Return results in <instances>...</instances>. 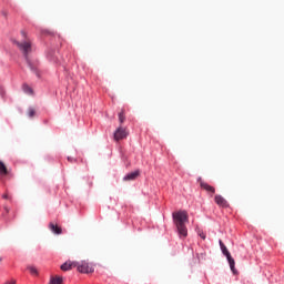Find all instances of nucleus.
Returning <instances> with one entry per match:
<instances>
[{
    "instance_id": "9",
    "label": "nucleus",
    "mask_w": 284,
    "mask_h": 284,
    "mask_svg": "<svg viewBox=\"0 0 284 284\" xmlns=\"http://www.w3.org/2000/svg\"><path fill=\"white\" fill-rule=\"evenodd\" d=\"M201 187H203V190H205L206 192H211V194H214V192H216V190L214 189V186L205 183V182H200Z\"/></svg>"
},
{
    "instance_id": "18",
    "label": "nucleus",
    "mask_w": 284,
    "mask_h": 284,
    "mask_svg": "<svg viewBox=\"0 0 284 284\" xmlns=\"http://www.w3.org/2000/svg\"><path fill=\"white\" fill-rule=\"evenodd\" d=\"M3 284H17V280L12 278V280L6 281Z\"/></svg>"
},
{
    "instance_id": "8",
    "label": "nucleus",
    "mask_w": 284,
    "mask_h": 284,
    "mask_svg": "<svg viewBox=\"0 0 284 284\" xmlns=\"http://www.w3.org/2000/svg\"><path fill=\"white\" fill-rule=\"evenodd\" d=\"M72 267H77V262H64L60 268L62 270V272H68L70 270H72Z\"/></svg>"
},
{
    "instance_id": "22",
    "label": "nucleus",
    "mask_w": 284,
    "mask_h": 284,
    "mask_svg": "<svg viewBox=\"0 0 284 284\" xmlns=\"http://www.w3.org/2000/svg\"><path fill=\"white\" fill-rule=\"evenodd\" d=\"M21 34H22V37H26V32L22 31Z\"/></svg>"
},
{
    "instance_id": "5",
    "label": "nucleus",
    "mask_w": 284,
    "mask_h": 284,
    "mask_svg": "<svg viewBox=\"0 0 284 284\" xmlns=\"http://www.w3.org/2000/svg\"><path fill=\"white\" fill-rule=\"evenodd\" d=\"M125 136H128V133L125 132V129H123V128H119L114 132L115 141H121V140L125 139Z\"/></svg>"
},
{
    "instance_id": "4",
    "label": "nucleus",
    "mask_w": 284,
    "mask_h": 284,
    "mask_svg": "<svg viewBox=\"0 0 284 284\" xmlns=\"http://www.w3.org/2000/svg\"><path fill=\"white\" fill-rule=\"evenodd\" d=\"M75 267L78 270V272H80L81 274H92V272H94V266H92V264L83 261L81 263L75 262Z\"/></svg>"
},
{
    "instance_id": "13",
    "label": "nucleus",
    "mask_w": 284,
    "mask_h": 284,
    "mask_svg": "<svg viewBox=\"0 0 284 284\" xmlns=\"http://www.w3.org/2000/svg\"><path fill=\"white\" fill-rule=\"evenodd\" d=\"M27 270L30 272L31 276H39V270H37L34 266H28Z\"/></svg>"
},
{
    "instance_id": "15",
    "label": "nucleus",
    "mask_w": 284,
    "mask_h": 284,
    "mask_svg": "<svg viewBox=\"0 0 284 284\" xmlns=\"http://www.w3.org/2000/svg\"><path fill=\"white\" fill-rule=\"evenodd\" d=\"M0 174L2 176H6V174H8V168H6V164L1 161H0Z\"/></svg>"
},
{
    "instance_id": "11",
    "label": "nucleus",
    "mask_w": 284,
    "mask_h": 284,
    "mask_svg": "<svg viewBox=\"0 0 284 284\" xmlns=\"http://www.w3.org/2000/svg\"><path fill=\"white\" fill-rule=\"evenodd\" d=\"M139 176V171L131 172L123 178V181H134Z\"/></svg>"
},
{
    "instance_id": "23",
    "label": "nucleus",
    "mask_w": 284,
    "mask_h": 284,
    "mask_svg": "<svg viewBox=\"0 0 284 284\" xmlns=\"http://www.w3.org/2000/svg\"><path fill=\"white\" fill-rule=\"evenodd\" d=\"M197 181H201V178H199V180Z\"/></svg>"
},
{
    "instance_id": "10",
    "label": "nucleus",
    "mask_w": 284,
    "mask_h": 284,
    "mask_svg": "<svg viewBox=\"0 0 284 284\" xmlns=\"http://www.w3.org/2000/svg\"><path fill=\"white\" fill-rule=\"evenodd\" d=\"M48 284H63V277L62 276H51Z\"/></svg>"
},
{
    "instance_id": "20",
    "label": "nucleus",
    "mask_w": 284,
    "mask_h": 284,
    "mask_svg": "<svg viewBox=\"0 0 284 284\" xmlns=\"http://www.w3.org/2000/svg\"><path fill=\"white\" fill-rule=\"evenodd\" d=\"M67 159H68V161H70V163H72L74 161V158H72V156H68Z\"/></svg>"
},
{
    "instance_id": "1",
    "label": "nucleus",
    "mask_w": 284,
    "mask_h": 284,
    "mask_svg": "<svg viewBox=\"0 0 284 284\" xmlns=\"http://www.w3.org/2000/svg\"><path fill=\"white\" fill-rule=\"evenodd\" d=\"M13 43L17 45L18 50L24 58V61L28 63L31 72L36 74L38 79H41V72L39 71V59L34 55V49L32 48V42L29 39L17 41L13 40Z\"/></svg>"
},
{
    "instance_id": "21",
    "label": "nucleus",
    "mask_w": 284,
    "mask_h": 284,
    "mask_svg": "<svg viewBox=\"0 0 284 284\" xmlns=\"http://www.w3.org/2000/svg\"><path fill=\"white\" fill-rule=\"evenodd\" d=\"M2 199H8V194H3V195H2Z\"/></svg>"
},
{
    "instance_id": "19",
    "label": "nucleus",
    "mask_w": 284,
    "mask_h": 284,
    "mask_svg": "<svg viewBox=\"0 0 284 284\" xmlns=\"http://www.w3.org/2000/svg\"><path fill=\"white\" fill-rule=\"evenodd\" d=\"M199 236H200L203 241H205V239H206L205 233H203V232H201V233L199 234Z\"/></svg>"
},
{
    "instance_id": "6",
    "label": "nucleus",
    "mask_w": 284,
    "mask_h": 284,
    "mask_svg": "<svg viewBox=\"0 0 284 284\" xmlns=\"http://www.w3.org/2000/svg\"><path fill=\"white\" fill-rule=\"evenodd\" d=\"M215 203L220 207H230L227 200L225 197H223L222 195H215Z\"/></svg>"
},
{
    "instance_id": "17",
    "label": "nucleus",
    "mask_w": 284,
    "mask_h": 284,
    "mask_svg": "<svg viewBox=\"0 0 284 284\" xmlns=\"http://www.w3.org/2000/svg\"><path fill=\"white\" fill-rule=\"evenodd\" d=\"M28 114H29L30 119H32V116H34V114H36L34 109L30 108Z\"/></svg>"
},
{
    "instance_id": "12",
    "label": "nucleus",
    "mask_w": 284,
    "mask_h": 284,
    "mask_svg": "<svg viewBox=\"0 0 284 284\" xmlns=\"http://www.w3.org/2000/svg\"><path fill=\"white\" fill-rule=\"evenodd\" d=\"M49 229L51 232H53V234H61V227L54 225V223H50Z\"/></svg>"
},
{
    "instance_id": "14",
    "label": "nucleus",
    "mask_w": 284,
    "mask_h": 284,
    "mask_svg": "<svg viewBox=\"0 0 284 284\" xmlns=\"http://www.w3.org/2000/svg\"><path fill=\"white\" fill-rule=\"evenodd\" d=\"M22 90H23L24 94H33L34 93L32 88H30V85H28V84H23Z\"/></svg>"
},
{
    "instance_id": "2",
    "label": "nucleus",
    "mask_w": 284,
    "mask_h": 284,
    "mask_svg": "<svg viewBox=\"0 0 284 284\" xmlns=\"http://www.w3.org/2000/svg\"><path fill=\"white\" fill-rule=\"evenodd\" d=\"M172 217L179 235L185 239V236H187V226H185V223L189 221L187 211L174 212Z\"/></svg>"
},
{
    "instance_id": "16",
    "label": "nucleus",
    "mask_w": 284,
    "mask_h": 284,
    "mask_svg": "<svg viewBox=\"0 0 284 284\" xmlns=\"http://www.w3.org/2000/svg\"><path fill=\"white\" fill-rule=\"evenodd\" d=\"M119 121L120 123H123L125 121V114L122 112L119 113Z\"/></svg>"
},
{
    "instance_id": "3",
    "label": "nucleus",
    "mask_w": 284,
    "mask_h": 284,
    "mask_svg": "<svg viewBox=\"0 0 284 284\" xmlns=\"http://www.w3.org/2000/svg\"><path fill=\"white\" fill-rule=\"evenodd\" d=\"M219 244H220L222 254L226 256L231 271H233V273L236 272V268H235L236 262H234V260L232 258V254H230L227 246H225V244L221 240L219 241Z\"/></svg>"
},
{
    "instance_id": "7",
    "label": "nucleus",
    "mask_w": 284,
    "mask_h": 284,
    "mask_svg": "<svg viewBox=\"0 0 284 284\" xmlns=\"http://www.w3.org/2000/svg\"><path fill=\"white\" fill-rule=\"evenodd\" d=\"M47 59H49L52 63H57L59 61L57 58V51L54 49H50L47 52Z\"/></svg>"
}]
</instances>
